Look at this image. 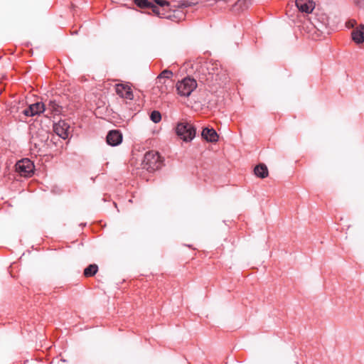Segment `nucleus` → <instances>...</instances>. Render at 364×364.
<instances>
[{"label": "nucleus", "instance_id": "7", "mask_svg": "<svg viewBox=\"0 0 364 364\" xmlns=\"http://www.w3.org/2000/svg\"><path fill=\"white\" fill-rule=\"evenodd\" d=\"M46 110V105L43 102H36L23 111V113L28 117H33L40 114Z\"/></svg>", "mask_w": 364, "mask_h": 364}, {"label": "nucleus", "instance_id": "12", "mask_svg": "<svg viewBox=\"0 0 364 364\" xmlns=\"http://www.w3.org/2000/svg\"><path fill=\"white\" fill-rule=\"evenodd\" d=\"M135 4L142 9L149 8L151 9L153 13L158 16H162L164 14L161 13L160 9L156 6L154 3L149 1L148 0H134Z\"/></svg>", "mask_w": 364, "mask_h": 364}, {"label": "nucleus", "instance_id": "8", "mask_svg": "<svg viewBox=\"0 0 364 364\" xmlns=\"http://www.w3.org/2000/svg\"><path fill=\"white\" fill-rule=\"evenodd\" d=\"M117 94L122 98L132 100L134 98V95L131 87L125 84H117L115 86Z\"/></svg>", "mask_w": 364, "mask_h": 364}, {"label": "nucleus", "instance_id": "9", "mask_svg": "<svg viewBox=\"0 0 364 364\" xmlns=\"http://www.w3.org/2000/svg\"><path fill=\"white\" fill-rule=\"evenodd\" d=\"M55 132L62 139H65L69 136L70 125L65 121H59L54 125Z\"/></svg>", "mask_w": 364, "mask_h": 364}, {"label": "nucleus", "instance_id": "17", "mask_svg": "<svg viewBox=\"0 0 364 364\" xmlns=\"http://www.w3.org/2000/svg\"><path fill=\"white\" fill-rule=\"evenodd\" d=\"M98 271V266L95 264H90L84 269V275L86 277L94 276Z\"/></svg>", "mask_w": 364, "mask_h": 364}, {"label": "nucleus", "instance_id": "15", "mask_svg": "<svg viewBox=\"0 0 364 364\" xmlns=\"http://www.w3.org/2000/svg\"><path fill=\"white\" fill-rule=\"evenodd\" d=\"M255 174L261 178H264L268 176V169L266 165L259 164L254 169Z\"/></svg>", "mask_w": 364, "mask_h": 364}, {"label": "nucleus", "instance_id": "18", "mask_svg": "<svg viewBox=\"0 0 364 364\" xmlns=\"http://www.w3.org/2000/svg\"><path fill=\"white\" fill-rule=\"evenodd\" d=\"M154 1L156 4V6H157L160 9L161 13L164 14V15L161 17H164V8L168 7L170 6V3L166 0H154Z\"/></svg>", "mask_w": 364, "mask_h": 364}, {"label": "nucleus", "instance_id": "3", "mask_svg": "<svg viewBox=\"0 0 364 364\" xmlns=\"http://www.w3.org/2000/svg\"><path fill=\"white\" fill-rule=\"evenodd\" d=\"M177 136L183 141H191L196 136V129L193 124L186 122H179L176 127Z\"/></svg>", "mask_w": 364, "mask_h": 364}, {"label": "nucleus", "instance_id": "13", "mask_svg": "<svg viewBox=\"0 0 364 364\" xmlns=\"http://www.w3.org/2000/svg\"><path fill=\"white\" fill-rule=\"evenodd\" d=\"M353 41L360 44L364 41V25L360 24L359 26L355 28L351 33Z\"/></svg>", "mask_w": 364, "mask_h": 364}, {"label": "nucleus", "instance_id": "14", "mask_svg": "<svg viewBox=\"0 0 364 364\" xmlns=\"http://www.w3.org/2000/svg\"><path fill=\"white\" fill-rule=\"evenodd\" d=\"M202 136L206 141L210 142H216L218 140V135L215 130L213 128H205L202 132Z\"/></svg>", "mask_w": 364, "mask_h": 364}, {"label": "nucleus", "instance_id": "6", "mask_svg": "<svg viewBox=\"0 0 364 364\" xmlns=\"http://www.w3.org/2000/svg\"><path fill=\"white\" fill-rule=\"evenodd\" d=\"M16 171L21 176L28 177L33 173L34 165L28 159H23L16 164Z\"/></svg>", "mask_w": 364, "mask_h": 364}, {"label": "nucleus", "instance_id": "10", "mask_svg": "<svg viewBox=\"0 0 364 364\" xmlns=\"http://www.w3.org/2000/svg\"><path fill=\"white\" fill-rule=\"evenodd\" d=\"M107 142L112 146L120 144L122 141V134L119 130H111L107 135Z\"/></svg>", "mask_w": 364, "mask_h": 364}, {"label": "nucleus", "instance_id": "1", "mask_svg": "<svg viewBox=\"0 0 364 364\" xmlns=\"http://www.w3.org/2000/svg\"><path fill=\"white\" fill-rule=\"evenodd\" d=\"M198 72L201 73L200 80L208 85H214L221 80L220 69L213 64L205 63L201 65Z\"/></svg>", "mask_w": 364, "mask_h": 364}, {"label": "nucleus", "instance_id": "20", "mask_svg": "<svg viewBox=\"0 0 364 364\" xmlns=\"http://www.w3.org/2000/svg\"><path fill=\"white\" fill-rule=\"evenodd\" d=\"M353 1L358 7L364 9V0H353Z\"/></svg>", "mask_w": 364, "mask_h": 364}, {"label": "nucleus", "instance_id": "19", "mask_svg": "<svg viewBox=\"0 0 364 364\" xmlns=\"http://www.w3.org/2000/svg\"><path fill=\"white\" fill-rule=\"evenodd\" d=\"M150 119H151L152 122H154V123H158L161 121V113L159 112V111H153L151 113V115H150Z\"/></svg>", "mask_w": 364, "mask_h": 364}, {"label": "nucleus", "instance_id": "4", "mask_svg": "<svg viewBox=\"0 0 364 364\" xmlns=\"http://www.w3.org/2000/svg\"><path fill=\"white\" fill-rule=\"evenodd\" d=\"M196 87V81L191 77H185L176 85L178 93L183 97H188Z\"/></svg>", "mask_w": 364, "mask_h": 364}, {"label": "nucleus", "instance_id": "21", "mask_svg": "<svg viewBox=\"0 0 364 364\" xmlns=\"http://www.w3.org/2000/svg\"><path fill=\"white\" fill-rule=\"evenodd\" d=\"M245 3V0H238L236 4H235V6H242Z\"/></svg>", "mask_w": 364, "mask_h": 364}, {"label": "nucleus", "instance_id": "2", "mask_svg": "<svg viewBox=\"0 0 364 364\" xmlns=\"http://www.w3.org/2000/svg\"><path fill=\"white\" fill-rule=\"evenodd\" d=\"M163 165V161L158 152L151 151L145 154L142 161L143 168L149 172L159 169Z\"/></svg>", "mask_w": 364, "mask_h": 364}, {"label": "nucleus", "instance_id": "16", "mask_svg": "<svg viewBox=\"0 0 364 364\" xmlns=\"http://www.w3.org/2000/svg\"><path fill=\"white\" fill-rule=\"evenodd\" d=\"M46 109L49 110L52 114H59L61 112V107L55 101L50 100Z\"/></svg>", "mask_w": 364, "mask_h": 364}, {"label": "nucleus", "instance_id": "5", "mask_svg": "<svg viewBox=\"0 0 364 364\" xmlns=\"http://www.w3.org/2000/svg\"><path fill=\"white\" fill-rule=\"evenodd\" d=\"M173 76V73L170 70H163L156 77V84L158 87H159L161 92H167L168 87L172 86V77Z\"/></svg>", "mask_w": 364, "mask_h": 364}, {"label": "nucleus", "instance_id": "11", "mask_svg": "<svg viewBox=\"0 0 364 364\" xmlns=\"http://www.w3.org/2000/svg\"><path fill=\"white\" fill-rule=\"evenodd\" d=\"M296 6L301 12L310 14L313 11L315 4L312 0H296Z\"/></svg>", "mask_w": 364, "mask_h": 364}]
</instances>
